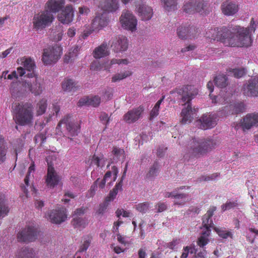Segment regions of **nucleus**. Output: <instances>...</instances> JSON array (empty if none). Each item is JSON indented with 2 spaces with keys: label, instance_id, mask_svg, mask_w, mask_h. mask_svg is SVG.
<instances>
[{
  "label": "nucleus",
  "instance_id": "4be33fe9",
  "mask_svg": "<svg viewBox=\"0 0 258 258\" xmlns=\"http://www.w3.org/2000/svg\"><path fill=\"white\" fill-rule=\"evenodd\" d=\"M59 180V177L53 167L48 164L47 175L45 179L47 185L50 188L54 187L58 184Z\"/></svg>",
  "mask_w": 258,
  "mask_h": 258
},
{
  "label": "nucleus",
  "instance_id": "6e6552de",
  "mask_svg": "<svg viewBox=\"0 0 258 258\" xmlns=\"http://www.w3.org/2000/svg\"><path fill=\"white\" fill-rule=\"evenodd\" d=\"M108 23L109 18L105 12L96 13L95 16L92 21L90 28L84 31V38L88 37L96 30H99L105 27Z\"/></svg>",
  "mask_w": 258,
  "mask_h": 258
},
{
  "label": "nucleus",
  "instance_id": "680f3d73",
  "mask_svg": "<svg viewBox=\"0 0 258 258\" xmlns=\"http://www.w3.org/2000/svg\"><path fill=\"white\" fill-rule=\"evenodd\" d=\"M249 231L255 234V235L253 237H251L250 235L246 236L247 240L250 242L251 243H253L254 241L256 236L258 235V230H256L253 228H249Z\"/></svg>",
  "mask_w": 258,
  "mask_h": 258
},
{
  "label": "nucleus",
  "instance_id": "2f4dec72",
  "mask_svg": "<svg viewBox=\"0 0 258 258\" xmlns=\"http://www.w3.org/2000/svg\"><path fill=\"white\" fill-rule=\"evenodd\" d=\"M100 97L98 96H94L90 98L81 99L78 103V105L82 106L85 105H88L97 107L100 104Z\"/></svg>",
  "mask_w": 258,
  "mask_h": 258
},
{
  "label": "nucleus",
  "instance_id": "0e129e2a",
  "mask_svg": "<svg viewBox=\"0 0 258 258\" xmlns=\"http://www.w3.org/2000/svg\"><path fill=\"white\" fill-rule=\"evenodd\" d=\"M118 192L112 189L110 191L108 196L106 198L105 201L109 203L113 201L116 197Z\"/></svg>",
  "mask_w": 258,
  "mask_h": 258
},
{
  "label": "nucleus",
  "instance_id": "a211bd4d",
  "mask_svg": "<svg viewBox=\"0 0 258 258\" xmlns=\"http://www.w3.org/2000/svg\"><path fill=\"white\" fill-rule=\"evenodd\" d=\"M198 29L194 26H181L177 29L178 36L181 39H185L188 38L190 39L195 38L198 36Z\"/></svg>",
  "mask_w": 258,
  "mask_h": 258
},
{
  "label": "nucleus",
  "instance_id": "8fccbe9b",
  "mask_svg": "<svg viewBox=\"0 0 258 258\" xmlns=\"http://www.w3.org/2000/svg\"><path fill=\"white\" fill-rule=\"evenodd\" d=\"M149 207L150 204L148 202L139 203L135 206L136 210L142 213H146L149 210Z\"/></svg>",
  "mask_w": 258,
  "mask_h": 258
},
{
  "label": "nucleus",
  "instance_id": "a18cd8bd",
  "mask_svg": "<svg viewBox=\"0 0 258 258\" xmlns=\"http://www.w3.org/2000/svg\"><path fill=\"white\" fill-rule=\"evenodd\" d=\"M215 85L220 88H224L228 85V79L226 75H219L214 79Z\"/></svg>",
  "mask_w": 258,
  "mask_h": 258
},
{
  "label": "nucleus",
  "instance_id": "bb28decb",
  "mask_svg": "<svg viewBox=\"0 0 258 258\" xmlns=\"http://www.w3.org/2000/svg\"><path fill=\"white\" fill-rule=\"evenodd\" d=\"M185 187V186H182L179 187H177L174 189V190L173 192H166L164 194V197L165 198H174L176 199H181L182 201L178 202L177 201H174V204L177 205H184L185 202L186 200L185 199L187 197V195L185 194H177L176 193V191H178L179 190H182L183 189H184Z\"/></svg>",
  "mask_w": 258,
  "mask_h": 258
},
{
  "label": "nucleus",
  "instance_id": "ea45409f",
  "mask_svg": "<svg viewBox=\"0 0 258 258\" xmlns=\"http://www.w3.org/2000/svg\"><path fill=\"white\" fill-rule=\"evenodd\" d=\"M164 9L167 12L174 11L177 9V0H161Z\"/></svg>",
  "mask_w": 258,
  "mask_h": 258
},
{
  "label": "nucleus",
  "instance_id": "774afa93",
  "mask_svg": "<svg viewBox=\"0 0 258 258\" xmlns=\"http://www.w3.org/2000/svg\"><path fill=\"white\" fill-rule=\"evenodd\" d=\"M108 205V203L105 201L102 204H100L99 208L97 211L98 214H103L104 212L106 210L107 207Z\"/></svg>",
  "mask_w": 258,
  "mask_h": 258
},
{
  "label": "nucleus",
  "instance_id": "473e14b6",
  "mask_svg": "<svg viewBox=\"0 0 258 258\" xmlns=\"http://www.w3.org/2000/svg\"><path fill=\"white\" fill-rule=\"evenodd\" d=\"M18 258H37L35 250L29 247H22L17 255Z\"/></svg>",
  "mask_w": 258,
  "mask_h": 258
},
{
  "label": "nucleus",
  "instance_id": "c03bdc74",
  "mask_svg": "<svg viewBox=\"0 0 258 258\" xmlns=\"http://www.w3.org/2000/svg\"><path fill=\"white\" fill-rule=\"evenodd\" d=\"M165 96H163L160 99H159L154 105L150 113L149 119L152 120L155 117H157L159 114L160 106L162 102L163 101Z\"/></svg>",
  "mask_w": 258,
  "mask_h": 258
},
{
  "label": "nucleus",
  "instance_id": "4d7b16f0",
  "mask_svg": "<svg viewBox=\"0 0 258 258\" xmlns=\"http://www.w3.org/2000/svg\"><path fill=\"white\" fill-rule=\"evenodd\" d=\"M219 176V174L218 173H213L209 175H203L199 178V181H208L212 180L216 178Z\"/></svg>",
  "mask_w": 258,
  "mask_h": 258
},
{
  "label": "nucleus",
  "instance_id": "c85d7f7f",
  "mask_svg": "<svg viewBox=\"0 0 258 258\" xmlns=\"http://www.w3.org/2000/svg\"><path fill=\"white\" fill-rule=\"evenodd\" d=\"M110 52L106 42H103L101 45L94 49L92 55L96 59H100L108 56Z\"/></svg>",
  "mask_w": 258,
  "mask_h": 258
},
{
  "label": "nucleus",
  "instance_id": "6e6d98bb",
  "mask_svg": "<svg viewBox=\"0 0 258 258\" xmlns=\"http://www.w3.org/2000/svg\"><path fill=\"white\" fill-rule=\"evenodd\" d=\"M158 164L155 162L153 166L150 168L148 175L149 177H153L157 175L158 172Z\"/></svg>",
  "mask_w": 258,
  "mask_h": 258
},
{
  "label": "nucleus",
  "instance_id": "de8ad7c7",
  "mask_svg": "<svg viewBox=\"0 0 258 258\" xmlns=\"http://www.w3.org/2000/svg\"><path fill=\"white\" fill-rule=\"evenodd\" d=\"M105 160L103 156L98 157L94 155L90 161V166L96 165L98 167H102L105 165Z\"/></svg>",
  "mask_w": 258,
  "mask_h": 258
},
{
  "label": "nucleus",
  "instance_id": "bf43d9fd",
  "mask_svg": "<svg viewBox=\"0 0 258 258\" xmlns=\"http://www.w3.org/2000/svg\"><path fill=\"white\" fill-rule=\"evenodd\" d=\"M99 118L100 120L103 124L107 125L109 123L110 117L106 113L102 112L99 116Z\"/></svg>",
  "mask_w": 258,
  "mask_h": 258
},
{
  "label": "nucleus",
  "instance_id": "1a4fd4ad",
  "mask_svg": "<svg viewBox=\"0 0 258 258\" xmlns=\"http://www.w3.org/2000/svg\"><path fill=\"white\" fill-rule=\"evenodd\" d=\"M40 231L34 226H27L17 234L18 241L29 243L35 241Z\"/></svg>",
  "mask_w": 258,
  "mask_h": 258
},
{
  "label": "nucleus",
  "instance_id": "423d86ee",
  "mask_svg": "<svg viewBox=\"0 0 258 258\" xmlns=\"http://www.w3.org/2000/svg\"><path fill=\"white\" fill-rule=\"evenodd\" d=\"M62 53V47L57 45L49 46L43 49L42 61L45 65H51L55 63Z\"/></svg>",
  "mask_w": 258,
  "mask_h": 258
},
{
  "label": "nucleus",
  "instance_id": "c9c22d12",
  "mask_svg": "<svg viewBox=\"0 0 258 258\" xmlns=\"http://www.w3.org/2000/svg\"><path fill=\"white\" fill-rule=\"evenodd\" d=\"M182 10L184 12L189 14H193L196 13V0H189L185 2L182 6Z\"/></svg>",
  "mask_w": 258,
  "mask_h": 258
},
{
  "label": "nucleus",
  "instance_id": "4c0bfd02",
  "mask_svg": "<svg viewBox=\"0 0 258 258\" xmlns=\"http://www.w3.org/2000/svg\"><path fill=\"white\" fill-rule=\"evenodd\" d=\"M47 107V99L43 98L40 99L36 104V115L39 116L43 114Z\"/></svg>",
  "mask_w": 258,
  "mask_h": 258
},
{
  "label": "nucleus",
  "instance_id": "3c124183",
  "mask_svg": "<svg viewBox=\"0 0 258 258\" xmlns=\"http://www.w3.org/2000/svg\"><path fill=\"white\" fill-rule=\"evenodd\" d=\"M229 72L236 78H240L246 74V70L243 68L230 69Z\"/></svg>",
  "mask_w": 258,
  "mask_h": 258
},
{
  "label": "nucleus",
  "instance_id": "f8f14e48",
  "mask_svg": "<svg viewBox=\"0 0 258 258\" xmlns=\"http://www.w3.org/2000/svg\"><path fill=\"white\" fill-rule=\"evenodd\" d=\"M29 80H26L23 82V86L35 96H38L42 94L43 90L41 79L37 75L35 77Z\"/></svg>",
  "mask_w": 258,
  "mask_h": 258
},
{
  "label": "nucleus",
  "instance_id": "2eb2a0df",
  "mask_svg": "<svg viewBox=\"0 0 258 258\" xmlns=\"http://www.w3.org/2000/svg\"><path fill=\"white\" fill-rule=\"evenodd\" d=\"M243 94L245 96H258V76L252 78L243 85Z\"/></svg>",
  "mask_w": 258,
  "mask_h": 258
},
{
  "label": "nucleus",
  "instance_id": "338daca9",
  "mask_svg": "<svg viewBox=\"0 0 258 258\" xmlns=\"http://www.w3.org/2000/svg\"><path fill=\"white\" fill-rule=\"evenodd\" d=\"M191 248L190 247H189V246H185L183 248V252H182L181 256H180V258H187V257L188 256V253L189 252L190 253H192L193 251L191 250V251H190V249H191Z\"/></svg>",
  "mask_w": 258,
  "mask_h": 258
},
{
  "label": "nucleus",
  "instance_id": "20e7f679",
  "mask_svg": "<svg viewBox=\"0 0 258 258\" xmlns=\"http://www.w3.org/2000/svg\"><path fill=\"white\" fill-rule=\"evenodd\" d=\"M198 90L191 85H187L182 88V94L181 100L187 104V106L183 108L181 112L182 117L181 122L182 124L190 123L193 118L194 114L197 110L195 108L192 109L190 101L198 94Z\"/></svg>",
  "mask_w": 258,
  "mask_h": 258
},
{
  "label": "nucleus",
  "instance_id": "7ed1b4c3",
  "mask_svg": "<svg viewBox=\"0 0 258 258\" xmlns=\"http://www.w3.org/2000/svg\"><path fill=\"white\" fill-rule=\"evenodd\" d=\"M216 144L214 140L209 138H194L190 141L187 153L184 155V158L188 160L190 158H199L215 149Z\"/></svg>",
  "mask_w": 258,
  "mask_h": 258
},
{
  "label": "nucleus",
  "instance_id": "7c9ffc66",
  "mask_svg": "<svg viewBox=\"0 0 258 258\" xmlns=\"http://www.w3.org/2000/svg\"><path fill=\"white\" fill-rule=\"evenodd\" d=\"M62 89L64 91L75 92L80 87L78 83L70 78H65L61 84Z\"/></svg>",
  "mask_w": 258,
  "mask_h": 258
},
{
  "label": "nucleus",
  "instance_id": "13d9d810",
  "mask_svg": "<svg viewBox=\"0 0 258 258\" xmlns=\"http://www.w3.org/2000/svg\"><path fill=\"white\" fill-rule=\"evenodd\" d=\"M46 139L45 135L42 133L37 134L34 138L35 142L40 143V144L44 143L45 142Z\"/></svg>",
  "mask_w": 258,
  "mask_h": 258
},
{
  "label": "nucleus",
  "instance_id": "e433bc0d",
  "mask_svg": "<svg viewBox=\"0 0 258 258\" xmlns=\"http://www.w3.org/2000/svg\"><path fill=\"white\" fill-rule=\"evenodd\" d=\"M133 74L132 71L128 70L123 72H121L114 75L111 78V82L115 83L122 80L128 77H130Z\"/></svg>",
  "mask_w": 258,
  "mask_h": 258
},
{
  "label": "nucleus",
  "instance_id": "ddd939ff",
  "mask_svg": "<svg viewBox=\"0 0 258 258\" xmlns=\"http://www.w3.org/2000/svg\"><path fill=\"white\" fill-rule=\"evenodd\" d=\"M110 41V46L112 50L116 53L125 51L128 48V41L124 36H116L112 38Z\"/></svg>",
  "mask_w": 258,
  "mask_h": 258
},
{
  "label": "nucleus",
  "instance_id": "f704fd0d",
  "mask_svg": "<svg viewBox=\"0 0 258 258\" xmlns=\"http://www.w3.org/2000/svg\"><path fill=\"white\" fill-rule=\"evenodd\" d=\"M211 234V230H203L200 236L197 240V244L200 247H204L209 242V236Z\"/></svg>",
  "mask_w": 258,
  "mask_h": 258
},
{
  "label": "nucleus",
  "instance_id": "39448f33",
  "mask_svg": "<svg viewBox=\"0 0 258 258\" xmlns=\"http://www.w3.org/2000/svg\"><path fill=\"white\" fill-rule=\"evenodd\" d=\"M54 19L53 14L47 10H44L35 14L32 19L33 29L36 31L42 30L49 26Z\"/></svg>",
  "mask_w": 258,
  "mask_h": 258
},
{
  "label": "nucleus",
  "instance_id": "f03ea898",
  "mask_svg": "<svg viewBox=\"0 0 258 258\" xmlns=\"http://www.w3.org/2000/svg\"><path fill=\"white\" fill-rule=\"evenodd\" d=\"M12 115L17 124L29 125L33 122L34 106L29 102H16L12 104Z\"/></svg>",
  "mask_w": 258,
  "mask_h": 258
},
{
  "label": "nucleus",
  "instance_id": "5fc2aeb1",
  "mask_svg": "<svg viewBox=\"0 0 258 258\" xmlns=\"http://www.w3.org/2000/svg\"><path fill=\"white\" fill-rule=\"evenodd\" d=\"M113 155L119 160L121 157L124 158V151L123 149L114 147L112 150Z\"/></svg>",
  "mask_w": 258,
  "mask_h": 258
},
{
  "label": "nucleus",
  "instance_id": "603ef678",
  "mask_svg": "<svg viewBox=\"0 0 258 258\" xmlns=\"http://www.w3.org/2000/svg\"><path fill=\"white\" fill-rule=\"evenodd\" d=\"M238 206L237 200L233 202L227 201L225 204L221 206V209L223 211L230 210Z\"/></svg>",
  "mask_w": 258,
  "mask_h": 258
},
{
  "label": "nucleus",
  "instance_id": "a878e982",
  "mask_svg": "<svg viewBox=\"0 0 258 258\" xmlns=\"http://www.w3.org/2000/svg\"><path fill=\"white\" fill-rule=\"evenodd\" d=\"M216 208L214 207L209 210L203 216L202 218V227L203 230H211V228L213 227V222L212 220V217L214 214V212L216 211Z\"/></svg>",
  "mask_w": 258,
  "mask_h": 258
},
{
  "label": "nucleus",
  "instance_id": "69168bd1",
  "mask_svg": "<svg viewBox=\"0 0 258 258\" xmlns=\"http://www.w3.org/2000/svg\"><path fill=\"white\" fill-rule=\"evenodd\" d=\"M85 211L86 209L84 207L77 209L74 212L73 217H81L84 214Z\"/></svg>",
  "mask_w": 258,
  "mask_h": 258
},
{
  "label": "nucleus",
  "instance_id": "393cba45",
  "mask_svg": "<svg viewBox=\"0 0 258 258\" xmlns=\"http://www.w3.org/2000/svg\"><path fill=\"white\" fill-rule=\"evenodd\" d=\"M64 0H48L45 4V10L50 13H56L63 8Z\"/></svg>",
  "mask_w": 258,
  "mask_h": 258
},
{
  "label": "nucleus",
  "instance_id": "412c9836",
  "mask_svg": "<svg viewBox=\"0 0 258 258\" xmlns=\"http://www.w3.org/2000/svg\"><path fill=\"white\" fill-rule=\"evenodd\" d=\"M136 11L143 21L149 20L153 15V11L152 8L144 3L137 5Z\"/></svg>",
  "mask_w": 258,
  "mask_h": 258
},
{
  "label": "nucleus",
  "instance_id": "9b49d317",
  "mask_svg": "<svg viewBox=\"0 0 258 258\" xmlns=\"http://www.w3.org/2000/svg\"><path fill=\"white\" fill-rule=\"evenodd\" d=\"M119 22L122 27L124 29L132 32L136 30L137 20L133 14L128 10H125L122 12L119 18Z\"/></svg>",
  "mask_w": 258,
  "mask_h": 258
},
{
  "label": "nucleus",
  "instance_id": "37998d69",
  "mask_svg": "<svg viewBox=\"0 0 258 258\" xmlns=\"http://www.w3.org/2000/svg\"><path fill=\"white\" fill-rule=\"evenodd\" d=\"M91 239V237L89 235L84 236L82 238L81 244L77 253L86 251L90 245Z\"/></svg>",
  "mask_w": 258,
  "mask_h": 258
},
{
  "label": "nucleus",
  "instance_id": "f3484780",
  "mask_svg": "<svg viewBox=\"0 0 258 258\" xmlns=\"http://www.w3.org/2000/svg\"><path fill=\"white\" fill-rule=\"evenodd\" d=\"M217 117L214 114H204L196 121L197 124L202 130L214 127L217 124Z\"/></svg>",
  "mask_w": 258,
  "mask_h": 258
},
{
  "label": "nucleus",
  "instance_id": "09e8293b",
  "mask_svg": "<svg viewBox=\"0 0 258 258\" xmlns=\"http://www.w3.org/2000/svg\"><path fill=\"white\" fill-rule=\"evenodd\" d=\"M77 49L74 48L72 51H70L66 54L64 57V62L67 63L73 62L77 56Z\"/></svg>",
  "mask_w": 258,
  "mask_h": 258
},
{
  "label": "nucleus",
  "instance_id": "5701e85b",
  "mask_svg": "<svg viewBox=\"0 0 258 258\" xmlns=\"http://www.w3.org/2000/svg\"><path fill=\"white\" fill-rule=\"evenodd\" d=\"M241 126L243 130H249L253 126L258 125V113L247 114L241 122Z\"/></svg>",
  "mask_w": 258,
  "mask_h": 258
},
{
  "label": "nucleus",
  "instance_id": "a19ab883",
  "mask_svg": "<svg viewBox=\"0 0 258 258\" xmlns=\"http://www.w3.org/2000/svg\"><path fill=\"white\" fill-rule=\"evenodd\" d=\"M10 209L6 204V199L4 195H0V218H3L7 216Z\"/></svg>",
  "mask_w": 258,
  "mask_h": 258
},
{
  "label": "nucleus",
  "instance_id": "c756f323",
  "mask_svg": "<svg viewBox=\"0 0 258 258\" xmlns=\"http://www.w3.org/2000/svg\"><path fill=\"white\" fill-rule=\"evenodd\" d=\"M212 7L209 2L205 0H196V13L203 16L208 15L212 12Z\"/></svg>",
  "mask_w": 258,
  "mask_h": 258
},
{
  "label": "nucleus",
  "instance_id": "864d4df0",
  "mask_svg": "<svg viewBox=\"0 0 258 258\" xmlns=\"http://www.w3.org/2000/svg\"><path fill=\"white\" fill-rule=\"evenodd\" d=\"M129 63V61L126 58L124 59H117V58H113L111 60L110 63L109 64V69H110L111 66L114 64H124L127 65Z\"/></svg>",
  "mask_w": 258,
  "mask_h": 258
},
{
  "label": "nucleus",
  "instance_id": "79ce46f5",
  "mask_svg": "<svg viewBox=\"0 0 258 258\" xmlns=\"http://www.w3.org/2000/svg\"><path fill=\"white\" fill-rule=\"evenodd\" d=\"M7 152V148L4 138L2 136H0V164H2L5 161Z\"/></svg>",
  "mask_w": 258,
  "mask_h": 258
},
{
  "label": "nucleus",
  "instance_id": "e2e57ef3",
  "mask_svg": "<svg viewBox=\"0 0 258 258\" xmlns=\"http://www.w3.org/2000/svg\"><path fill=\"white\" fill-rule=\"evenodd\" d=\"M155 208L157 212L161 213L167 209V205L164 203L159 202L155 205Z\"/></svg>",
  "mask_w": 258,
  "mask_h": 258
},
{
  "label": "nucleus",
  "instance_id": "4468645a",
  "mask_svg": "<svg viewBox=\"0 0 258 258\" xmlns=\"http://www.w3.org/2000/svg\"><path fill=\"white\" fill-rule=\"evenodd\" d=\"M144 111L143 105L134 107L124 114L123 120L127 123H133L142 117Z\"/></svg>",
  "mask_w": 258,
  "mask_h": 258
},
{
  "label": "nucleus",
  "instance_id": "9d476101",
  "mask_svg": "<svg viewBox=\"0 0 258 258\" xmlns=\"http://www.w3.org/2000/svg\"><path fill=\"white\" fill-rule=\"evenodd\" d=\"M21 64L23 67H20L17 69V73L19 76H23L26 73V71H27L28 73L25 77L28 78H33L34 77H35L36 74L34 72V69L36 66L34 61L30 57H23L21 58Z\"/></svg>",
  "mask_w": 258,
  "mask_h": 258
},
{
  "label": "nucleus",
  "instance_id": "cd10ccee",
  "mask_svg": "<svg viewBox=\"0 0 258 258\" xmlns=\"http://www.w3.org/2000/svg\"><path fill=\"white\" fill-rule=\"evenodd\" d=\"M245 109V106L242 102H234L224 107L227 114H237L244 112Z\"/></svg>",
  "mask_w": 258,
  "mask_h": 258
},
{
  "label": "nucleus",
  "instance_id": "dca6fc26",
  "mask_svg": "<svg viewBox=\"0 0 258 258\" xmlns=\"http://www.w3.org/2000/svg\"><path fill=\"white\" fill-rule=\"evenodd\" d=\"M74 17V9L72 5H67L61 10L57 15L58 20L63 24H70Z\"/></svg>",
  "mask_w": 258,
  "mask_h": 258
},
{
  "label": "nucleus",
  "instance_id": "052dcab7",
  "mask_svg": "<svg viewBox=\"0 0 258 258\" xmlns=\"http://www.w3.org/2000/svg\"><path fill=\"white\" fill-rule=\"evenodd\" d=\"M78 16H87L90 13V9L86 6H82L78 9Z\"/></svg>",
  "mask_w": 258,
  "mask_h": 258
},
{
  "label": "nucleus",
  "instance_id": "b1692460",
  "mask_svg": "<svg viewBox=\"0 0 258 258\" xmlns=\"http://www.w3.org/2000/svg\"><path fill=\"white\" fill-rule=\"evenodd\" d=\"M238 6L235 3L226 1L223 2L221 6L222 13L226 16H233L238 11Z\"/></svg>",
  "mask_w": 258,
  "mask_h": 258
},
{
  "label": "nucleus",
  "instance_id": "49530a36",
  "mask_svg": "<svg viewBox=\"0 0 258 258\" xmlns=\"http://www.w3.org/2000/svg\"><path fill=\"white\" fill-rule=\"evenodd\" d=\"M213 229L218 234V235L224 239H226L228 237H232V234L230 231L227 230L224 227H214Z\"/></svg>",
  "mask_w": 258,
  "mask_h": 258
},
{
  "label": "nucleus",
  "instance_id": "6ab92c4d",
  "mask_svg": "<svg viewBox=\"0 0 258 258\" xmlns=\"http://www.w3.org/2000/svg\"><path fill=\"white\" fill-rule=\"evenodd\" d=\"M98 7L105 13H113L119 9V3L118 0H101Z\"/></svg>",
  "mask_w": 258,
  "mask_h": 258
},
{
  "label": "nucleus",
  "instance_id": "aec40b11",
  "mask_svg": "<svg viewBox=\"0 0 258 258\" xmlns=\"http://www.w3.org/2000/svg\"><path fill=\"white\" fill-rule=\"evenodd\" d=\"M50 221L55 224H60L67 219L66 209L60 208L51 211L49 214Z\"/></svg>",
  "mask_w": 258,
  "mask_h": 258
},
{
  "label": "nucleus",
  "instance_id": "58836bf2",
  "mask_svg": "<svg viewBox=\"0 0 258 258\" xmlns=\"http://www.w3.org/2000/svg\"><path fill=\"white\" fill-rule=\"evenodd\" d=\"M71 224L75 228H84L88 224L87 220L81 217H73Z\"/></svg>",
  "mask_w": 258,
  "mask_h": 258
},
{
  "label": "nucleus",
  "instance_id": "f257e3e1",
  "mask_svg": "<svg viewBox=\"0 0 258 258\" xmlns=\"http://www.w3.org/2000/svg\"><path fill=\"white\" fill-rule=\"evenodd\" d=\"M239 36H235L232 29L226 27L214 28L208 29L205 34L207 38L212 40H217L222 42L225 46L236 47L247 46L250 44V37L247 35L246 29H237Z\"/></svg>",
  "mask_w": 258,
  "mask_h": 258
},
{
  "label": "nucleus",
  "instance_id": "0eeeda50",
  "mask_svg": "<svg viewBox=\"0 0 258 258\" xmlns=\"http://www.w3.org/2000/svg\"><path fill=\"white\" fill-rule=\"evenodd\" d=\"M62 125L65 126L68 132V135L71 137L78 136L80 132V125L74 120L72 115L67 114L65 115L58 122L56 126V130L61 131Z\"/></svg>",
  "mask_w": 258,
  "mask_h": 258
},
{
  "label": "nucleus",
  "instance_id": "72a5a7b5",
  "mask_svg": "<svg viewBox=\"0 0 258 258\" xmlns=\"http://www.w3.org/2000/svg\"><path fill=\"white\" fill-rule=\"evenodd\" d=\"M256 27V25L255 24L253 18H252L250 21V26L249 27L247 28H244V27H240V26H235V27H233L232 28V30L233 31V33H234L235 36H239L238 33L237 32V29H238L239 28H243L247 30V35L250 37V44L249 45L247 46H240V47H248L250 46L251 45L252 43V39L250 36V32L251 31H254Z\"/></svg>",
  "mask_w": 258,
  "mask_h": 258
}]
</instances>
